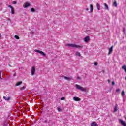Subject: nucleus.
Segmentation results:
<instances>
[{"instance_id":"obj_7","label":"nucleus","mask_w":126,"mask_h":126,"mask_svg":"<svg viewBox=\"0 0 126 126\" xmlns=\"http://www.w3.org/2000/svg\"><path fill=\"white\" fill-rule=\"evenodd\" d=\"M8 7H10V8H11V13L12 14H14V9L13 8V7H12V6L10 5H9L8 6Z\"/></svg>"},{"instance_id":"obj_13","label":"nucleus","mask_w":126,"mask_h":126,"mask_svg":"<svg viewBox=\"0 0 126 126\" xmlns=\"http://www.w3.org/2000/svg\"><path fill=\"white\" fill-rule=\"evenodd\" d=\"M113 6L117 7L118 6V4L117 3V1L115 0L113 3Z\"/></svg>"},{"instance_id":"obj_30","label":"nucleus","mask_w":126,"mask_h":126,"mask_svg":"<svg viewBox=\"0 0 126 126\" xmlns=\"http://www.w3.org/2000/svg\"><path fill=\"white\" fill-rule=\"evenodd\" d=\"M120 90L119 89H118L116 90V92H120Z\"/></svg>"},{"instance_id":"obj_17","label":"nucleus","mask_w":126,"mask_h":126,"mask_svg":"<svg viewBox=\"0 0 126 126\" xmlns=\"http://www.w3.org/2000/svg\"><path fill=\"white\" fill-rule=\"evenodd\" d=\"M104 5L105 9H109V6H108V4H107V3H104Z\"/></svg>"},{"instance_id":"obj_15","label":"nucleus","mask_w":126,"mask_h":126,"mask_svg":"<svg viewBox=\"0 0 126 126\" xmlns=\"http://www.w3.org/2000/svg\"><path fill=\"white\" fill-rule=\"evenodd\" d=\"M2 77H3V73L0 71V79H2Z\"/></svg>"},{"instance_id":"obj_38","label":"nucleus","mask_w":126,"mask_h":126,"mask_svg":"<svg viewBox=\"0 0 126 126\" xmlns=\"http://www.w3.org/2000/svg\"><path fill=\"white\" fill-rule=\"evenodd\" d=\"M124 71H125V72H126V68L125 69H124Z\"/></svg>"},{"instance_id":"obj_40","label":"nucleus","mask_w":126,"mask_h":126,"mask_svg":"<svg viewBox=\"0 0 126 126\" xmlns=\"http://www.w3.org/2000/svg\"><path fill=\"white\" fill-rule=\"evenodd\" d=\"M13 75H14V76H15L16 75V74L15 73L13 74Z\"/></svg>"},{"instance_id":"obj_36","label":"nucleus","mask_w":126,"mask_h":126,"mask_svg":"<svg viewBox=\"0 0 126 126\" xmlns=\"http://www.w3.org/2000/svg\"><path fill=\"white\" fill-rule=\"evenodd\" d=\"M86 10L87 11H88V10H89V9L87 8V9H86Z\"/></svg>"},{"instance_id":"obj_24","label":"nucleus","mask_w":126,"mask_h":126,"mask_svg":"<svg viewBox=\"0 0 126 126\" xmlns=\"http://www.w3.org/2000/svg\"><path fill=\"white\" fill-rule=\"evenodd\" d=\"M121 95L122 96H124V95H125V92L124 91H122Z\"/></svg>"},{"instance_id":"obj_9","label":"nucleus","mask_w":126,"mask_h":126,"mask_svg":"<svg viewBox=\"0 0 126 126\" xmlns=\"http://www.w3.org/2000/svg\"><path fill=\"white\" fill-rule=\"evenodd\" d=\"M91 126H98V124L96 122H93L91 124Z\"/></svg>"},{"instance_id":"obj_25","label":"nucleus","mask_w":126,"mask_h":126,"mask_svg":"<svg viewBox=\"0 0 126 126\" xmlns=\"http://www.w3.org/2000/svg\"><path fill=\"white\" fill-rule=\"evenodd\" d=\"M57 110L58 111V112H61V111H62V109H61V108L60 107H58Z\"/></svg>"},{"instance_id":"obj_3","label":"nucleus","mask_w":126,"mask_h":126,"mask_svg":"<svg viewBox=\"0 0 126 126\" xmlns=\"http://www.w3.org/2000/svg\"><path fill=\"white\" fill-rule=\"evenodd\" d=\"M34 52H35L36 53H39V54H41V55H42V56H46V54H45V53H44V52L41 50L35 49L34 50Z\"/></svg>"},{"instance_id":"obj_21","label":"nucleus","mask_w":126,"mask_h":126,"mask_svg":"<svg viewBox=\"0 0 126 126\" xmlns=\"http://www.w3.org/2000/svg\"><path fill=\"white\" fill-rule=\"evenodd\" d=\"M31 12H35V11H36V10H35V9H34V8H32L31 9Z\"/></svg>"},{"instance_id":"obj_5","label":"nucleus","mask_w":126,"mask_h":126,"mask_svg":"<svg viewBox=\"0 0 126 126\" xmlns=\"http://www.w3.org/2000/svg\"><path fill=\"white\" fill-rule=\"evenodd\" d=\"M84 41L85 42V43H88L89 41H90V37L89 36H87L86 37L84 38Z\"/></svg>"},{"instance_id":"obj_18","label":"nucleus","mask_w":126,"mask_h":126,"mask_svg":"<svg viewBox=\"0 0 126 126\" xmlns=\"http://www.w3.org/2000/svg\"><path fill=\"white\" fill-rule=\"evenodd\" d=\"M21 84H22V81L18 82L16 84V86H19V85H21Z\"/></svg>"},{"instance_id":"obj_35","label":"nucleus","mask_w":126,"mask_h":126,"mask_svg":"<svg viewBox=\"0 0 126 126\" xmlns=\"http://www.w3.org/2000/svg\"><path fill=\"white\" fill-rule=\"evenodd\" d=\"M108 82H109V83H111V81L110 80H108Z\"/></svg>"},{"instance_id":"obj_26","label":"nucleus","mask_w":126,"mask_h":126,"mask_svg":"<svg viewBox=\"0 0 126 126\" xmlns=\"http://www.w3.org/2000/svg\"><path fill=\"white\" fill-rule=\"evenodd\" d=\"M122 69H124L125 70V69H126V65H123L122 66Z\"/></svg>"},{"instance_id":"obj_23","label":"nucleus","mask_w":126,"mask_h":126,"mask_svg":"<svg viewBox=\"0 0 126 126\" xmlns=\"http://www.w3.org/2000/svg\"><path fill=\"white\" fill-rule=\"evenodd\" d=\"M15 38L17 40H19V36H18V35H15Z\"/></svg>"},{"instance_id":"obj_1","label":"nucleus","mask_w":126,"mask_h":126,"mask_svg":"<svg viewBox=\"0 0 126 126\" xmlns=\"http://www.w3.org/2000/svg\"><path fill=\"white\" fill-rule=\"evenodd\" d=\"M66 47H71V48H76L77 49H79L82 47V46L77 45L74 44L68 43L65 45Z\"/></svg>"},{"instance_id":"obj_6","label":"nucleus","mask_w":126,"mask_h":126,"mask_svg":"<svg viewBox=\"0 0 126 126\" xmlns=\"http://www.w3.org/2000/svg\"><path fill=\"white\" fill-rule=\"evenodd\" d=\"M114 49V46H112L109 49L108 55H111L113 53V49Z\"/></svg>"},{"instance_id":"obj_20","label":"nucleus","mask_w":126,"mask_h":126,"mask_svg":"<svg viewBox=\"0 0 126 126\" xmlns=\"http://www.w3.org/2000/svg\"><path fill=\"white\" fill-rule=\"evenodd\" d=\"M117 111H118V105L116 104L114 107V112H117Z\"/></svg>"},{"instance_id":"obj_8","label":"nucleus","mask_w":126,"mask_h":126,"mask_svg":"<svg viewBox=\"0 0 126 126\" xmlns=\"http://www.w3.org/2000/svg\"><path fill=\"white\" fill-rule=\"evenodd\" d=\"M119 122H120V123H121V125H122V126H126V123L124 121H123V120L120 119Z\"/></svg>"},{"instance_id":"obj_10","label":"nucleus","mask_w":126,"mask_h":126,"mask_svg":"<svg viewBox=\"0 0 126 126\" xmlns=\"http://www.w3.org/2000/svg\"><path fill=\"white\" fill-rule=\"evenodd\" d=\"M74 101H80V98L78 97L75 96L73 97Z\"/></svg>"},{"instance_id":"obj_11","label":"nucleus","mask_w":126,"mask_h":126,"mask_svg":"<svg viewBox=\"0 0 126 126\" xmlns=\"http://www.w3.org/2000/svg\"><path fill=\"white\" fill-rule=\"evenodd\" d=\"M29 6H30V3H29V2H26L25 3L24 7L25 8H26V7H28Z\"/></svg>"},{"instance_id":"obj_39","label":"nucleus","mask_w":126,"mask_h":126,"mask_svg":"<svg viewBox=\"0 0 126 126\" xmlns=\"http://www.w3.org/2000/svg\"><path fill=\"white\" fill-rule=\"evenodd\" d=\"M125 28H123V31H124V32H125Z\"/></svg>"},{"instance_id":"obj_31","label":"nucleus","mask_w":126,"mask_h":126,"mask_svg":"<svg viewBox=\"0 0 126 126\" xmlns=\"http://www.w3.org/2000/svg\"><path fill=\"white\" fill-rule=\"evenodd\" d=\"M65 98L64 97H61V100H62V101L64 100Z\"/></svg>"},{"instance_id":"obj_16","label":"nucleus","mask_w":126,"mask_h":126,"mask_svg":"<svg viewBox=\"0 0 126 126\" xmlns=\"http://www.w3.org/2000/svg\"><path fill=\"white\" fill-rule=\"evenodd\" d=\"M3 99L4 100H6V101H9V100H10V97H6L5 96H3Z\"/></svg>"},{"instance_id":"obj_2","label":"nucleus","mask_w":126,"mask_h":126,"mask_svg":"<svg viewBox=\"0 0 126 126\" xmlns=\"http://www.w3.org/2000/svg\"><path fill=\"white\" fill-rule=\"evenodd\" d=\"M75 87H76V88H77V89H78L79 90H81V91H84L85 92L87 91V89H86V88L82 87L79 85L76 84Z\"/></svg>"},{"instance_id":"obj_27","label":"nucleus","mask_w":126,"mask_h":126,"mask_svg":"<svg viewBox=\"0 0 126 126\" xmlns=\"http://www.w3.org/2000/svg\"><path fill=\"white\" fill-rule=\"evenodd\" d=\"M25 88V86H23L21 88H20V90H23Z\"/></svg>"},{"instance_id":"obj_28","label":"nucleus","mask_w":126,"mask_h":126,"mask_svg":"<svg viewBox=\"0 0 126 126\" xmlns=\"http://www.w3.org/2000/svg\"><path fill=\"white\" fill-rule=\"evenodd\" d=\"M94 64L96 66L98 65V63H97L96 62H94Z\"/></svg>"},{"instance_id":"obj_29","label":"nucleus","mask_w":126,"mask_h":126,"mask_svg":"<svg viewBox=\"0 0 126 126\" xmlns=\"http://www.w3.org/2000/svg\"><path fill=\"white\" fill-rule=\"evenodd\" d=\"M12 3H13V4H16V3H17V2L16 1H13Z\"/></svg>"},{"instance_id":"obj_37","label":"nucleus","mask_w":126,"mask_h":126,"mask_svg":"<svg viewBox=\"0 0 126 126\" xmlns=\"http://www.w3.org/2000/svg\"><path fill=\"white\" fill-rule=\"evenodd\" d=\"M1 38V34L0 33V40Z\"/></svg>"},{"instance_id":"obj_12","label":"nucleus","mask_w":126,"mask_h":126,"mask_svg":"<svg viewBox=\"0 0 126 126\" xmlns=\"http://www.w3.org/2000/svg\"><path fill=\"white\" fill-rule=\"evenodd\" d=\"M90 11H91V13H92V12H93V5L90 4Z\"/></svg>"},{"instance_id":"obj_4","label":"nucleus","mask_w":126,"mask_h":126,"mask_svg":"<svg viewBox=\"0 0 126 126\" xmlns=\"http://www.w3.org/2000/svg\"><path fill=\"white\" fill-rule=\"evenodd\" d=\"M36 70V69L35 68V67L32 66V67L31 68V75H34V74H35V71Z\"/></svg>"},{"instance_id":"obj_34","label":"nucleus","mask_w":126,"mask_h":126,"mask_svg":"<svg viewBox=\"0 0 126 126\" xmlns=\"http://www.w3.org/2000/svg\"><path fill=\"white\" fill-rule=\"evenodd\" d=\"M77 79H80V77L79 76L77 77Z\"/></svg>"},{"instance_id":"obj_22","label":"nucleus","mask_w":126,"mask_h":126,"mask_svg":"<svg viewBox=\"0 0 126 126\" xmlns=\"http://www.w3.org/2000/svg\"><path fill=\"white\" fill-rule=\"evenodd\" d=\"M76 56H78L79 57H80L81 55H80V53L77 52H76Z\"/></svg>"},{"instance_id":"obj_41","label":"nucleus","mask_w":126,"mask_h":126,"mask_svg":"<svg viewBox=\"0 0 126 126\" xmlns=\"http://www.w3.org/2000/svg\"><path fill=\"white\" fill-rule=\"evenodd\" d=\"M125 80H126V76L125 77Z\"/></svg>"},{"instance_id":"obj_14","label":"nucleus","mask_w":126,"mask_h":126,"mask_svg":"<svg viewBox=\"0 0 126 126\" xmlns=\"http://www.w3.org/2000/svg\"><path fill=\"white\" fill-rule=\"evenodd\" d=\"M96 8L97 10H100V4H99L98 3H96Z\"/></svg>"},{"instance_id":"obj_32","label":"nucleus","mask_w":126,"mask_h":126,"mask_svg":"<svg viewBox=\"0 0 126 126\" xmlns=\"http://www.w3.org/2000/svg\"><path fill=\"white\" fill-rule=\"evenodd\" d=\"M112 85H115V82L114 81H113L112 82Z\"/></svg>"},{"instance_id":"obj_33","label":"nucleus","mask_w":126,"mask_h":126,"mask_svg":"<svg viewBox=\"0 0 126 126\" xmlns=\"http://www.w3.org/2000/svg\"><path fill=\"white\" fill-rule=\"evenodd\" d=\"M31 34H34V32H31Z\"/></svg>"},{"instance_id":"obj_19","label":"nucleus","mask_w":126,"mask_h":126,"mask_svg":"<svg viewBox=\"0 0 126 126\" xmlns=\"http://www.w3.org/2000/svg\"><path fill=\"white\" fill-rule=\"evenodd\" d=\"M64 79H66V80H70V79H71V78L66 77L65 76H64Z\"/></svg>"}]
</instances>
